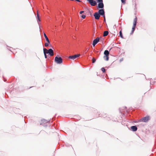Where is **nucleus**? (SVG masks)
<instances>
[{"mask_svg":"<svg viewBox=\"0 0 156 156\" xmlns=\"http://www.w3.org/2000/svg\"><path fill=\"white\" fill-rule=\"evenodd\" d=\"M119 111L122 116L129 117L130 116V115L128 113V111L126 107H123L120 108Z\"/></svg>","mask_w":156,"mask_h":156,"instance_id":"f257e3e1","label":"nucleus"},{"mask_svg":"<svg viewBox=\"0 0 156 156\" xmlns=\"http://www.w3.org/2000/svg\"><path fill=\"white\" fill-rule=\"evenodd\" d=\"M55 61L58 64H61L63 62L62 59L61 57L56 56L55 58Z\"/></svg>","mask_w":156,"mask_h":156,"instance_id":"f03ea898","label":"nucleus"},{"mask_svg":"<svg viewBox=\"0 0 156 156\" xmlns=\"http://www.w3.org/2000/svg\"><path fill=\"white\" fill-rule=\"evenodd\" d=\"M137 18L136 16L135 18L133 20V25L132 28V31H134L135 30V28L136 27V23H137Z\"/></svg>","mask_w":156,"mask_h":156,"instance_id":"7ed1b4c3","label":"nucleus"},{"mask_svg":"<svg viewBox=\"0 0 156 156\" xmlns=\"http://www.w3.org/2000/svg\"><path fill=\"white\" fill-rule=\"evenodd\" d=\"M100 14V15L103 16V17H105V12L104 9H101L99 10L98 12Z\"/></svg>","mask_w":156,"mask_h":156,"instance_id":"20e7f679","label":"nucleus"},{"mask_svg":"<svg viewBox=\"0 0 156 156\" xmlns=\"http://www.w3.org/2000/svg\"><path fill=\"white\" fill-rule=\"evenodd\" d=\"M87 1L91 6H94L97 4L96 1L94 0H87Z\"/></svg>","mask_w":156,"mask_h":156,"instance_id":"39448f33","label":"nucleus"},{"mask_svg":"<svg viewBox=\"0 0 156 156\" xmlns=\"http://www.w3.org/2000/svg\"><path fill=\"white\" fill-rule=\"evenodd\" d=\"M99 40L100 38L99 37H97L93 40L92 44L94 47L99 42Z\"/></svg>","mask_w":156,"mask_h":156,"instance_id":"423d86ee","label":"nucleus"},{"mask_svg":"<svg viewBox=\"0 0 156 156\" xmlns=\"http://www.w3.org/2000/svg\"><path fill=\"white\" fill-rule=\"evenodd\" d=\"M51 56L54 55L53 51L51 48H50L48 50V51L47 52Z\"/></svg>","mask_w":156,"mask_h":156,"instance_id":"0eeeda50","label":"nucleus"},{"mask_svg":"<svg viewBox=\"0 0 156 156\" xmlns=\"http://www.w3.org/2000/svg\"><path fill=\"white\" fill-rule=\"evenodd\" d=\"M80 55L79 54H76L74 55H71L69 57V58L72 59H74L77 57H79Z\"/></svg>","mask_w":156,"mask_h":156,"instance_id":"6e6552de","label":"nucleus"},{"mask_svg":"<svg viewBox=\"0 0 156 156\" xmlns=\"http://www.w3.org/2000/svg\"><path fill=\"white\" fill-rule=\"evenodd\" d=\"M94 16L96 20H99L100 17V14L98 12H95L94 15Z\"/></svg>","mask_w":156,"mask_h":156,"instance_id":"1a4fd4ad","label":"nucleus"},{"mask_svg":"<svg viewBox=\"0 0 156 156\" xmlns=\"http://www.w3.org/2000/svg\"><path fill=\"white\" fill-rule=\"evenodd\" d=\"M104 7V5L103 2L99 3L98 8L99 9H103Z\"/></svg>","mask_w":156,"mask_h":156,"instance_id":"9d476101","label":"nucleus"},{"mask_svg":"<svg viewBox=\"0 0 156 156\" xmlns=\"http://www.w3.org/2000/svg\"><path fill=\"white\" fill-rule=\"evenodd\" d=\"M149 120V118H143L140 120V121L147 122Z\"/></svg>","mask_w":156,"mask_h":156,"instance_id":"9b49d317","label":"nucleus"},{"mask_svg":"<svg viewBox=\"0 0 156 156\" xmlns=\"http://www.w3.org/2000/svg\"><path fill=\"white\" fill-rule=\"evenodd\" d=\"M132 131L134 132L136 131L137 130V127L136 126H133L131 127Z\"/></svg>","mask_w":156,"mask_h":156,"instance_id":"f8f14e48","label":"nucleus"},{"mask_svg":"<svg viewBox=\"0 0 156 156\" xmlns=\"http://www.w3.org/2000/svg\"><path fill=\"white\" fill-rule=\"evenodd\" d=\"M44 37L46 39V41L49 43H50V42L49 41V40L48 37L46 35V34L45 33H44Z\"/></svg>","mask_w":156,"mask_h":156,"instance_id":"ddd939ff","label":"nucleus"},{"mask_svg":"<svg viewBox=\"0 0 156 156\" xmlns=\"http://www.w3.org/2000/svg\"><path fill=\"white\" fill-rule=\"evenodd\" d=\"M105 56H109V52L108 50H105L104 52Z\"/></svg>","mask_w":156,"mask_h":156,"instance_id":"4468645a","label":"nucleus"},{"mask_svg":"<svg viewBox=\"0 0 156 156\" xmlns=\"http://www.w3.org/2000/svg\"><path fill=\"white\" fill-rule=\"evenodd\" d=\"M108 34V32L107 31H105L103 33V36L104 37L106 36Z\"/></svg>","mask_w":156,"mask_h":156,"instance_id":"2eb2a0df","label":"nucleus"},{"mask_svg":"<svg viewBox=\"0 0 156 156\" xmlns=\"http://www.w3.org/2000/svg\"><path fill=\"white\" fill-rule=\"evenodd\" d=\"M119 35H120V37H121L122 38H123V35H122V32L121 30H120L119 31Z\"/></svg>","mask_w":156,"mask_h":156,"instance_id":"dca6fc26","label":"nucleus"},{"mask_svg":"<svg viewBox=\"0 0 156 156\" xmlns=\"http://www.w3.org/2000/svg\"><path fill=\"white\" fill-rule=\"evenodd\" d=\"M40 19L39 16L38 14H37V21H40Z\"/></svg>","mask_w":156,"mask_h":156,"instance_id":"f3484780","label":"nucleus"},{"mask_svg":"<svg viewBox=\"0 0 156 156\" xmlns=\"http://www.w3.org/2000/svg\"><path fill=\"white\" fill-rule=\"evenodd\" d=\"M43 52L44 53V52H47L48 50H47V49L44 48H43Z\"/></svg>","mask_w":156,"mask_h":156,"instance_id":"a211bd4d","label":"nucleus"},{"mask_svg":"<svg viewBox=\"0 0 156 156\" xmlns=\"http://www.w3.org/2000/svg\"><path fill=\"white\" fill-rule=\"evenodd\" d=\"M96 59L94 58H93L92 59V62L93 63H94L96 62Z\"/></svg>","mask_w":156,"mask_h":156,"instance_id":"6ab92c4d","label":"nucleus"},{"mask_svg":"<svg viewBox=\"0 0 156 156\" xmlns=\"http://www.w3.org/2000/svg\"><path fill=\"white\" fill-rule=\"evenodd\" d=\"M105 57H106V58L105 59V60L106 61H108L109 59V57L108 56H104V58H105Z\"/></svg>","mask_w":156,"mask_h":156,"instance_id":"aec40b11","label":"nucleus"},{"mask_svg":"<svg viewBox=\"0 0 156 156\" xmlns=\"http://www.w3.org/2000/svg\"><path fill=\"white\" fill-rule=\"evenodd\" d=\"M101 70L103 73H105V69L104 67L101 68Z\"/></svg>","mask_w":156,"mask_h":156,"instance_id":"412c9836","label":"nucleus"},{"mask_svg":"<svg viewBox=\"0 0 156 156\" xmlns=\"http://www.w3.org/2000/svg\"><path fill=\"white\" fill-rule=\"evenodd\" d=\"M42 121V122L44 123H47L49 121L46 120L44 119H43Z\"/></svg>","mask_w":156,"mask_h":156,"instance_id":"4be33fe9","label":"nucleus"},{"mask_svg":"<svg viewBox=\"0 0 156 156\" xmlns=\"http://www.w3.org/2000/svg\"><path fill=\"white\" fill-rule=\"evenodd\" d=\"M44 56L45 58H47V54H48L47 52H44Z\"/></svg>","mask_w":156,"mask_h":156,"instance_id":"5701e85b","label":"nucleus"},{"mask_svg":"<svg viewBox=\"0 0 156 156\" xmlns=\"http://www.w3.org/2000/svg\"><path fill=\"white\" fill-rule=\"evenodd\" d=\"M97 2L99 3L103 2V0H97Z\"/></svg>","mask_w":156,"mask_h":156,"instance_id":"b1692460","label":"nucleus"},{"mask_svg":"<svg viewBox=\"0 0 156 156\" xmlns=\"http://www.w3.org/2000/svg\"><path fill=\"white\" fill-rule=\"evenodd\" d=\"M49 43H48H48H45V47H47L49 45Z\"/></svg>","mask_w":156,"mask_h":156,"instance_id":"393cba45","label":"nucleus"},{"mask_svg":"<svg viewBox=\"0 0 156 156\" xmlns=\"http://www.w3.org/2000/svg\"><path fill=\"white\" fill-rule=\"evenodd\" d=\"M81 17H82V18L83 19H84V18H85V17H86V16H85V15H82L81 16Z\"/></svg>","mask_w":156,"mask_h":156,"instance_id":"a878e982","label":"nucleus"},{"mask_svg":"<svg viewBox=\"0 0 156 156\" xmlns=\"http://www.w3.org/2000/svg\"><path fill=\"white\" fill-rule=\"evenodd\" d=\"M121 1L122 2L123 4H125L126 3L125 0H121Z\"/></svg>","mask_w":156,"mask_h":156,"instance_id":"bb28decb","label":"nucleus"},{"mask_svg":"<svg viewBox=\"0 0 156 156\" xmlns=\"http://www.w3.org/2000/svg\"><path fill=\"white\" fill-rule=\"evenodd\" d=\"M83 12H84V11H80V14H82L83 13Z\"/></svg>","mask_w":156,"mask_h":156,"instance_id":"cd10ccee","label":"nucleus"},{"mask_svg":"<svg viewBox=\"0 0 156 156\" xmlns=\"http://www.w3.org/2000/svg\"><path fill=\"white\" fill-rule=\"evenodd\" d=\"M75 1L78 2H81V1L80 0H75Z\"/></svg>","mask_w":156,"mask_h":156,"instance_id":"c85d7f7f","label":"nucleus"},{"mask_svg":"<svg viewBox=\"0 0 156 156\" xmlns=\"http://www.w3.org/2000/svg\"><path fill=\"white\" fill-rule=\"evenodd\" d=\"M133 32H134V31L132 30L131 31V32L130 33V34H132L133 33Z\"/></svg>","mask_w":156,"mask_h":156,"instance_id":"c756f323","label":"nucleus"},{"mask_svg":"<svg viewBox=\"0 0 156 156\" xmlns=\"http://www.w3.org/2000/svg\"><path fill=\"white\" fill-rule=\"evenodd\" d=\"M40 132H41V133H44L45 132V131H44V130H42Z\"/></svg>","mask_w":156,"mask_h":156,"instance_id":"7c9ffc66","label":"nucleus"},{"mask_svg":"<svg viewBox=\"0 0 156 156\" xmlns=\"http://www.w3.org/2000/svg\"><path fill=\"white\" fill-rule=\"evenodd\" d=\"M123 59L122 58H121V59H120V62H121L122 61H123Z\"/></svg>","mask_w":156,"mask_h":156,"instance_id":"2f4dec72","label":"nucleus"},{"mask_svg":"<svg viewBox=\"0 0 156 156\" xmlns=\"http://www.w3.org/2000/svg\"><path fill=\"white\" fill-rule=\"evenodd\" d=\"M104 18V21H105V17H103Z\"/></svg>","mask_w":156,"mask_h":156,"instance_id":"473e14b6","label":"nucleus"},{"mask_svg":"<svg viewBox=\"0 0 156 156\" xmlns=\"http://www.w3.org/2000/svg\"><path fill=\"white\" fill-rule=\"evenodd\" d=\"M154 82H153L152 83H151H151H150V84H151H151H154Z\"/></svg>","mask_w":156,"mask_h":156,"instance_id":"72a5a7b5","label":"nucleus"},{"mask_svg":"<svg viewBox=\"0 0 156 156\" xmlns=\"http://www.w3.org/2000/svg\"><path fill=\"white\" fill-rule=\"evenodd\" d=\"M145 117H149V116H146Z\"/></svg>","mask_w":156,"mask_h":156,"instance_id":"f704fd0d","label":"nucleus"},{"mask_svg":"<svg viewBox=\"0 0 156 156\" xmlns=\"http://www.w3.org/2000/svg\"><path fill=\"white\" fill-rule=\"evenodd\" d=\"M9 50H10V51H12V50H11V49H9Z\"/></svg>","mask_w":156,"mask_h":156,"instance_id":"c9c22d12","label":"nucleus"},{"mask_svg":"<svg viewBox=\"0 0 156 156\" xmlns=\"http://www.w3.org/2000/svg\"><path fill=\"white\" fill-rule=\"evenodd\" d=\"M112 48H111V49H110V50H111V49Z\"/></svg>","mask_w":156,"mask_h":156,"instance_id":"e433bc0d","label":"nucleus"}]
</instances>
